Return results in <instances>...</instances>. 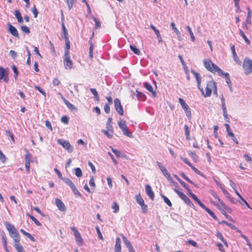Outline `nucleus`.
Masks as SVG:
<instances>
[{"label":"nucleus","instance_id":"obj_1","mask_svg":"<svg viewBox=\"0 0 252 252\" xmlns=\"http://www.w3.org/2000/svg\"><path fill=\"white\" fill-rule=\"evenodd\" d=\"M203 64L208 71L212 73L217 72L218 74H223V71L219 66L214 64L210 59H207L204 60Z\"/></svg>","mask_w":252,"mask_h":252},{"label":"nucleus","instance_id":"obj_2","mask_svg":"<svg viewBox=\"0 0 252 252\" xmlns=\"http://www.w3.org/2000/svg\"><path fill=\"white\" fill-rule=\"evenodd\" d=\"M4 225L8 231L10 236L13 239L15 243H19L20 241L19 234L14 226L7 221L4 222Z\"/></svg>","mask_w":252,"mask_h":252},{"label":"nucleus","instance_id":"obj_3","mask_svg":"<svg viewBox=\"0 0 252 252\" xmlns=\"http://www.w3.org/2000/svg\"><path fill=\"white\" fill-rule=\"evenodd\" d=\"M242 67L246 74L252 73V60L249 58H245L243 62Z\"/></svg>","mask_w":252,"mask_h":252},{"label":"nucleus","instance_id":"obj_4","mask_svg":"<svg viewBox=\"0 0 252 252\" xmlns=\"http://www.w3.org/2000/svg\"><path fill=\"white\" fill-rule=\"evenodd\" d=\"M64 39L65 42V52L64 53V59H66L67 58H70V54H69L70 41H69V38L68 36L67 31L64 26Z\"/></svg>","mask_w":252,"mask_h":252},{"label":"nucleus","instance_id":"obj_5","mask_svg":"<svg viewBox=\"0 0 252 252\" xmlns=\"http://www.w3.org/2000/svg\"><path fill=\"white\" fill-rule=\"evenodd\" d=\"M216 87V83L214 81H209L205 88L206 93L204 94L202 89H199L205 97L210 96L211 94L212 91L214 88Z\"/></svg>","mask_w":252,"mask_h":252},{"label":"nucleus","instance_id":"obj_6","mask_svg":"<svg viewBox=\"0 0 252 252\" xmlns=\"http://www.w3.org/2000/svg\"><path fill=\"white\" fill-rule=\"evenodd\" d=\"M174 191L178 195V196L184 200V201L189 206L192 208H194V204L191 202V200L188 198L185 194L178 190L176 189H174Z\"/></svg>","mask_w":252,"mask_h":252},{"label":"nucleus","instance_id":"obj_7","mask_svg":"<svg viewBox=\"0 0 252 252\" xmlns=\"http://www.w3.org/2000/svg\"><path fill=\"white\" fill-rule=\"evenodd\" d=\"M157 164L164 176L167 178L168 181L173 183L174 181L172 178L171 177L170 174L167 171L165 166L159 161H157Z\"/></svg>","mask_w":252,"mask_h":252},{"label":"nucleus","instance_id":"obj_8","mask_svg":"<svg viewBox=\"0 0 252 252\" xmlns=\"http://www.w3.org/2000/svg\"><path fill=\"white\" fill-rule=\"evenodd\" d=\"M179 102L180 103L182 108L184 110L187 117L190 119L191 118V113L190 108L185 102L184 100L182 98H179Z\"/></svg>","mask_w":252,"mask_h":252},{"label":"nucleus","instance_id":"obj_9","mask_svg":"<svg viewBox=\"0 0 252 252\" xmlns=\"http://www.w3.org/2000/svg\"><path fill=\"white\" fill-rule=\"evenodd\" d=\"M71 229L74 233L75 239V241H76L77 245L80 246L83 245L84 241H83V238H82V237L81 236L80 233L78 232V231L77 230V229L74 227H71Z\"/></svg>","mask_w":252,"mask_h":252},{"label":"nucleus","instance_id":"obj_10","mask_svg":"<svg viewBox=\"0 0 252 252\" xmlns=\"http://www.w3.org/2000/svg\"><path fill=\"white\" fill-rule=\"evenodd\" d=\"M114 106L116 110L121 116L124 114V110L121 104V101L119 98H116L114 100Z\"/></svg>","mask_w":252,"mask_h":252},{"label":"nucleus","instance_id":"obj_11","mask_svg":"<svg viewBox=\"0 0 252 252\" xmlns=\"http://www.w3.org/2000/svg\"><path fill=\"white\" fill-rule=\"evenodd\" d=\"M1 80L6 83L9 81L8 73L2 67H0V81Z\"/></svg>","mask_w":252,"mask_h":252},{"label":"nucleus","instance_id":"obj_12","mask_svg":"<svg viewBox=\"0 0 252 252\" xmlns=\"http://www.w3.org/2000/svg\"><path fill=\"white\" fill-rule=\"evenodd\" d=\"M64 66L66 69L68 70L74 68L73 63L70 58L64 59Z\"/></svg>","mask_w":252,"mask_h":252},{"label":"nucleus","instance_id":"obj_13","mask_svg":"<svg viewBox=\"0 0 252 252\" xmlns=\"http://www.w3.org/2000/svg\"><path fill=\"white\" fill-rule=\"evenodd\" d=\"M145 191L151 200H153L155 198V194L150 185H146L145 186Z\"/></svg>","mask_w":252,"mask_h":252},{"label":"nucleus","instance_id":"obj_14","mask_svg":"<svg viewBox=\"0 0 252 252\" xmlns=\"http://www.w3.org/2000/svg\"><path fill=\"white\" fill-rule=\"evenodd\" d=\"M8 31L11 34L16 37H19L18 32L15 27L11 25L10 23L8 24Z\"/></svg>","mask_w":252,"mask_h":252},{"label":"nucleus","instance_id":"obj_15","mask_svg":"<svg viewBox=\"0 0 252 252\" xmlns=\"http://www.w3.org/2000/svg\"><path fill=\"white\" fill-rule=\"evenodd\" d=\"M132 95H135L137 97V98L141 101H145L146 98V95L143 93L137 90L132 93Z\"/></svg>","mask_w":252,"mask_h":252},{"label":"nucleus","instance_id":"obj_16","mask_svg":"<svg viewBox=\"0 0 252 252\" xmlns=\"http://www.w3.org/2000/svg\"><path fill=\"white\" fill-rule=\"evenodd\" d=\"M121 240L119 237L116 239V244L115 245L114 252H121Z\"/></svg>","mask_w":252,"mask_h":252},{"label":"nucleus","instance_id":"obj_17","mask_svg":"<svg viewBox=\"0 0 252 252\" xmlns=\"http://www.w3.org/2000/svg\"><path fill=\"white\" fill-rule=\"evenodd\" d=\"M220 76H224L225 79V81L227 83V84L228 85L229 88L230 89V90L232 91V87H231V83L230 80V78L229 74L228 73H225L223 71L222 74H219Z\"/></svg>","mask_w":252,"mask_h":252},{"label":"nucleus","instance_id":"obj_18","mask_svg":"<svg viewBox=\"0 0 252 252\" xmlns=\"http://www.w3.org/2000/svg\"><path fill=\"white\" fill-rule=\"evenodd\" d=\"M230 49H231V50L232 53V56H233V60L237 63H240V61L239 60V59L237 56L236 53L235 52L234 45H232L230 47Z\"/></svg>","mask_w":252,"mask_h":252},{"label":"nucleus","instance_id":"obj_19","mask_svg":"<svg viewBox=\"0 0 252 252\" xmlns=\"http://www.w3.org/2000/svg\"><path fill=\"white\" fill-rule=\"evenodd\" d=\"M64 102L70 111H77V107L73 104L70 103L69 101H68L65 98H64Z\"/></svg>","mask_w":252,"mask_h":252},{"label":"nucleus","instance_id":"obj_20","mask_svg":"<svg viewBox=\"0 0 252 252\" xmlns=\"http://www.w3.org/2000/svg\"><path fill=\"white\" fill-rule=\"evenodd\" d=\"M191 72L194 75L197 83V87L199 89H200V86L201 84V78L199 76V74L197 72H196L194 70H191Z\"/></svg>","mask_w":252,"mask_h":252},{"label":"nucleus","instance_id":"obj_21","mask_svg":"<svg viewBox=\"0 0 252 252\" xmlns=\"http://www.w3.org/2000/svg\"><path fill=\"white\" fill-rule=\"evenodd\" d=\"M144 86L145 88L149 92H151L153 94V95L155 97L156 96V93L154 92L153 87L152 85L149 83L145 82L144 84Z\"/></svg>","mask_w":252,"mask_h":252},{"label":"nucleus","instance_id":"obj_22","mask_svg":"<svg viewBox=\"0 0 252 252\" xmlns=\"http://www.w3.org/2000/svg\"><path fill=\"white\" fill-rule=\"evenodd\" d=\"M112 119V118H109L107 120V122L106 123V128L111 133H113V126L111 124Z\"/></svg>","mask_w":252,"mask_h":252},{"label":"nucleus","instance_id":"obj_23","mask_svg":"<svg viewBox=\"0 0 252 252\" xmlns=\"http://www.w3.org/2000/svg\"><path fill=\"white\" fill-rule=\"evenodd\" d=\"M14 15H15L16 18H17V21L19 23H23V17L21 16V14L18 10H16L15 11Z\"/></svg>","mask_w":252,"mask_h":252},{"label":"nucleus","instance_id":"obj_24","mask_svg":"<svg viewBox=\"0 0 252 252\" xmlns=\"http://www.w3.org/2000/svg\"><path fill=\"white\" fill-rule=\"evenodd\" d=\"M55 204L60 210L63 211V203L61 200L56 198L55 199Z\"/></svg>","mask_w":252,"mask_h":252},{"label":"nucleus","instance_id":"obj_25","mask_svg":"<svg viewBox=\"0 0 252 252\" xmlns=\"http://www.w3.org/2000/svg\"><path fill=\"white\" fill-rule=\"evenodd\" d=\"M64 148L66 149L69 153L71 152L73 150V148L71 146L70 143L68 141L65 140H64Z\"/></svg>","mask_w":252,"mask_h":252},{"label":"nucleus","instance_id":"obj_26","mask_svg":"<svg viewBox=\"0 0 252 252\" xmlns=\"http://www.w3.org/2000/svg\"><path fill=\"white\" fill-rule=\"evenodd\" d=\"M118 126L122 130L126 129L127 126L126 125V122L121 120L118 122Z\"/></svg>","mask_w":252,"mask_h":252},{"label":"nucleus","instance_id":"obj_27","mask_svg":"<svg viewBox=\"0 0 252 252\" xmlns=\"http://www.w3.org/2000/svg\"><path fill=\"white\" fill-rule=\"evenodd\" d=\"M20 231L22 233H23L24 235L27 236L28 238H29L32 241H34V237L29 233L25 231L24 229H21L20 230Z\"/></svg>","mask_w":252,"mask_h":252},{"label":"nucleus","instance_id":"obj_28","mask_svg":"<svg viewBox=\"0 0 252 252\" xmlns=\"http://www.w3.org/2000/svg\"><path fill=\"white\" fill-rule=\"evenodd\" d=\"M90 90L91 92L94 95V98L96 100L98 101L99 100V95H98L96 89H94V88H90Z\"/></svg>","mask_w":252,"mask_h":252},{"label":"nucleus","instance_id":"obj_29","mask_svg":"<svg viewBox=\"0 0 252 252\" xmlns=\"http://www.w3.org/2000/svg\"><path fill=\"white\" fill-rule=\"evenodd\" d=\"M239 32L240 34L243 38V39H244L246 44H247L248 45L250 44V41L247 38V37L246 36L244 32L240 29L239 30Z\"/></svg>","mask_w":252,"mask_h":252},{"label":"nucleus","instance_id":"obj_30","mask_svg":"<svg viewBox=\"0 0 252 252\" xmlns=\"http://www.w3.org/2000/svg\"><path fill=\"white\" fill-rule=\"evenodd\" d=\"M135 198H136L137 202L140 206H141L142 205H143V204L145 203L143 199L142 198V197L141 196L140 194H138L136 195L135 196Z\"/></svg>","mask_w":252,"mask_h":252},{"label":"nucleus","instance_id":"obj_31","mask_svg":"<svg viewBox=\"0 0 252 252\" xmlns=\"http://www.w3.org/2000/svg\"><path fill=\"white\" fill-rule=\"evenodd\" d=\"M14 247L18 252H25L23 247L19 243H15Z\"/></svg>","mask_w":252,"mask_h":252},{"label":"nucleus","instance_id":"obj_32","mask_svg":"<svg viewBox=\"0 0 252 252\" xmlns=\"http://www.w3.org/2000/svg\"><path fill=\"white\" fill-rule=\"evenodd\" d=\"M64 182H65L67 185H68L71 189L75 187L74 184L69 179H64Z\"/></svg>","mask_w":252,"mask_h":252},{"label":"nucleus","instance_id":"obj_33","mask_svg":"<svg viewBox=\"0 0 252 252\" xmlns=\"http://www.w3.org/2000/svg\"><path fill=\"white\" fill-rule=\"evenodd\" d=\"M247 9H248V14H247L246 21H247V23L251 24V19L252 17V12L249 7H247Z\"/></svg>","mask_w":252,"mask_h":252},{"label":"nucleus","instance_id":"obj_34","mask_svg":"<svg viewBox=\"0 0 252 252\" xmlns=\"http://www.w3.org/2000/svg\"><path fill=\"white\" fill-rule=\"evenodd\" d=\"M112 208L114 210L113 212L117 213L119 211V206L116 202H114L112 205Z\"/></svg>","mask_w":252,"mask_h":252},{"label":"nucleus","instance_id":"obj_35","mask_svg":"<svg viewBox=\"0 0 252 252\" xmlns=\"http://www.w3.org/2000/svg\"><path fill=\"white\" fill-rule=\"evenodd\" d=\"M123 132V134L129 137V138H132L133 137V135L132 134L131 132H130V131H129L128 129V127H127L126 129H125L124 130H122Z\"/></svg>","mask_w":252,"mask_h":252},{"label":"nucleus","instance_id":"obj_36","mask_svg":"<svg viewBox=\"0 0 252 252\" xmlns=\"http://www.w3.org/2000/svg\"><path fill=\"white\" fill-rule=\"evenodd\" d=\"M130 48L132 51V52L137 55H139L140 54V50L136 47L134 45H130Z\"/></svg>","mask_w":252,"mask_h":252},{"label":"nucleus","instance_id":"obj_37","mask_svg":"<svg viewBox=\"0 0 252 252\" xmlns=\"http://www.w3.org/2000/svg\"><path fill=\"white\" fill-rule=\"evenodd\" d=\"M122 238L124 241V243L125 244L126 247L128 248V247H130L132 245L130 242L128 241V240L124 235H122Z\"/></svg>","mask_w":252,"mask_h":252},{"label":"nucleus","instance_id":"obj_38","mask_svg":"<svg viewBox=\"0 0 252 252\" xmlns=\"http://www.w3.org/2000/svg\"><path fill=\"white\" fill-rule=\"evenodd\" d=\"M204 210H205L210 215V216H211L214 219H215V220H218L217 217L210 209L207 207Z\"/></svg>","mask_w":252,"mask_h":252},{"label":"nucleus","instance_id":"obj_39","mask_svg":"<svg viewBox=\"0 0 252 252\" xmlns=\"http://www.w3.org/2000/svg\"><path fill=\"white\" fill-rule=\"evenodd\" d=\"M170 26H171L173 30L174 31V32L176 33V34L179 36L181 34L180 32L179 31V30L177 29V28L175 26V24L174 22H172L170 24Z\"/></svg>","mask_w":252,"mask_h":252},{"label":"nucleus","instance_id":"obj_40","mask_svg":"<svg viewBox=\"0 0 252 252\" xmlns=\"http://www.w3.org/2000/svg\"><path fill=\"white\" fill-rule=\"evenodd\" d=\"M75 1L76 0H66V2L67 4L69 10H70L72 8Z\"/></svg>","mask_w":252,"mask_h":252},{"label":"nucleus","instance_id":"obj_41","mask_svg":"<svg viewBox=\"0 0 252 252\" xmlns=\"http://www.w3.org/2000/svg\"><path fill=\"white\" fill-rule=\"evenodd\" d=\"M27 216H28L32 221H33L37 226L41 225V223H40V222L38 220H37L33 216L29 214H27Z\"/></svg>","mask_w":252,"mask_h":252},{"label":"nucleus","instance_id":"obj_42","mask_svg":"<svg viewBox=\"0 0 252 252\" xmlns=\"http://www.w3.org/2000/svg\"><path fill=\"white\" fill-rule=\"evenodd\" d=\"M186 29L187 30V31H188V32H189V34L190 36V38H191V39L192 41H194V40H195V37H194V36L193 35V33L191 30V28H190V27L189 26H187L186 27Z\"/></svg>","mask_w":252,"mask_h":252},{"label":"nucleus","instance_id":"obj_43","mask_svg":"<svg viewBox=\"0 0 252 252\" xmlns=\"http://www.w3.org/2000/svg\"><path fill=\"white\" fill-rule=\"evenodd\" d=\"M184 127H185V134L186 136V138L189 140V135H190L189 127L186 125H185Z\"/></svg>","mask_w":252,"mask_h":252},{"label":"nucleus","instance_id":"obj_44","mask_svg":"<svg viewBox=\"0 0 252 252\" xmlns=\"http://www.w3.org/2000/svg\"><path fill=\"white\" fill-rule=\"evenodd\" d=\"M93 36H94V33L93 34V35L91 37V39L89 41L91 44V45H90V47L89 48V56H90V58H93V45L91 42V39H92V37H93Z\"/></svg>","mask_w":252,"mask_h":252},{"label":"nucleus","instance_id":"obj_45","mask_svg":"<svg viewBox=\"0 0 252 252\" xmlns=\"http://www.w3.org/2000/svg\"><path fill=\"white\" fill-rule=\"evenodd\" d=\"M227 133L231 137V139L233 140V141L234 142H235L236 144L238 143V141L237 138H236V137L235 136L234 133H233V132L232 131L228 132Z\"/></svg>","mask_w":252,"mask_h":252},{"label":"nucleus","instance_id":"obj_46","mask_svg":"<svg viewBox=\"0 0 252 252\" xmlns=\"http://www.w3.org/2000/svg\"><path fill=\"white\" fill-rule=\"evenodd\" d=\"M21 29L22 31L24 33H26L27 34H29L30 33V29L26 26H25V25L22 26L21 27Z\"/></svg>","mask_w":252,"mask_h":252},{"label":"nucleus","instance_id":"obj_47","mask_svg":"<svg viewBox=\"0 0 252 252\" xmlns=\"http://www.w3.org/2000/svg\"><path fill=\"white\" fill-rule=\"evenodd\" d=\"M174 177L183 187H184L185 188H187L188 185L186 183L183 182L178 176L175 175Z\"/></svg>","mask_w":252,"mask_h":252},{"label":"nucleus","instance_id":"obj_48","mask_svg":"<svg viewBox=\"0 0 252 252\" xmlns=\"http://www.w3.org/2000/svg\"><path fill=\"white\" fill-rule=\"evenodd\" d=\"M12 70H13V71L14 72V78L15 79H17V78H18V74H19V72H18V69L16 67V66H15V65H13L12 66Z\"/></svg>","mask_w":252,"mask_h":252},{"label":"nucleus","instance_id":"obj_49","mask_svg":"<svg viewBox=\"0 0 252 252\" xmlns=\"http://www.w3.org/2000/svg\"><path fill=\"white\" fill-rule=\"evenodd\" d=\"M162 198L163 199L165 203H166L169 206L171 207L172 206V203L169 200V199L166 197L165 195L161 194V195Z\"/></svg>","mask_w":252,"mask_h":252},{"label":"nucleus","instance_id":"obj_50","mask_svg":"<svg viewBox=\"0 0 252 252\" xmlns=\"http://www.w3.org/2000/svg\"><path fill=\"white\" fill-rule=\"evenodd\" d=\"M75 174L77 177H80L82 176V173L80 168H76L75 169Z\"/></svg>","mask_w":252,"mask_h":252},{"label":"nucleus","instance_id":"obj_51","mask_svg":"<svg viewBox=\"0 0 252 252\" xmlns=\"http://www.w3.org/2000/svg\"><path fill=\"white\" fill-rule=\"evenodd\" d=\"M25 167L26 168L27 171L29 173L30 172V158H26L25 161Z\"/></svg>","mask_w":252,"mask_h":252},{"label":"nucleus","instance_id":"obj_52","mask_svg":"<svg viewBox=\"0 0 252 252\" xmlns=\"http://www.w3.org/2000/svg\"><path fill=\"white\" fill-rule=\"evenodd\" d=\"M101 131L106 135L109 138H111L113 137V133H110L108 130L102 129Z\"/></svg>","mask_w":252,"mask_h":252},{"label":"nucleus","instance_id":"obj_53","mask_svg":"<svg viewBox=\"0 0 252 252\" xmlns=\"http://www.w3.org/2000/svg\"><path fill=\"white\" fill-rule=\"evenodd\" d=\"M220 205H221V206L222 207V208H223V209L225 211V210H227V211H228L229 212H230V211L231 210V209L227 206H226L224 203L223 201H220Z\"/></svg>","mask_w":252,"mask_h":252},{"label":"nucleus","instance_id":"obj_54","mask_svg":"<svg viewBox=\"0 0 252 252\" xmlns=\"http://www.w3.org/2000/svg\"><path fill=\"white\" fill-rule=\"evenodd\" d=\"M181 176L184 179H185L188 182L192 184V185H194L193 182H192L186 175L185 174H184V173H181Z\"/></svg>","mask_w":252,"mask_h":252},{"label":"nucleus","instance_id":"obj_55","mask_svg":"<svg viewBox=\"0 0 252 252\" xmlns=\"http://www.w3.org/2000/svg\"><path fill=\"white\" fill-rule=\"evenodd\" d=\"M73 192L76 197H81V194L79 192V191L77 190L76 187L72 189Z\"/></svg>","mask_w":252,"mask_h":252},{"label":"nucleus","instance_id":"obj_56","mask_svg":"<svg viewBox=\"0 0 252 252\" xmlns=\"http://www.w3.org/2000/svg\"><path fill=\"white\" fill-rule=\"evenodd\" d=\"M32 12L33 13L34 15V17L36 18L38 15V12L35 6H34L32 9H31Z\"/></svg>","mask_w":252,"mask_h":252},{"label":"nucleus","instance_id":"obj_57","mask_svg":"<svg viewBox=\"0 0 252 252\" xmlns=\"http://www.w3.org/2000/svg\"><path fill=\"white\" fill-rule=\"evenodd\" d=\"M9 55H10V56L12 57V58L13 59H15L16 57L17 56V53L14 51V50H10L9 51Z\"/></svg>","mask_w":252,"mask_h":252},{"label":"nucleus","instance_id":"obj_58","mask_svg":"<svg viewBox=\"0 0 252 252\" xmlns=\"http://www.w3.org/2000/svg\"><path fill=\"white\" fill-rule=\"evenodd\" d=\"M112 151L118 158L121 157L122 155L121 152L116 149H112Z\"/></svg>","mask_w":252,"mask_h":252},{"label":"nucleus","instance_id":"obj_59","mask_svg":"<svg viewBox=\"0 0 252 252\" xmlns=\"http://www.w3.org/2000/svg\"><path fill=\"white\" fill-rule=\"evenodd\" d=\"M104 109L106 113L109 114L110 112V105L105 104L104 107Z\"/></svg>","mask_w":252,"mask_h":252},{"label":"nucleus","instance_id":"obj_60","mask_svg":"<svg viewBox=\"0 0 252 252\" xmlns=\"http://www.w3.org/2000/svg\"><path fill=\"white\" fill-rule=\"evenodd\" d=\"M94 21L95 22V28H98L100 27V23L99 21L96 18H93Z\"/></svg>","mask_w":252,"mask_h":252},{"label":"nucleus","instance_id":"obj_61","mask_svg":"<svg viewBox=\"0 0 252 252\" xmlns=\"http://www.w3.org/2000/svg\"><path fill=\"white\" fill-rule=\"evenodd\" d=\"M82 2L85 3L86 4H85V6H87V11L89 13H90L91 12V8L89 4V3H88V2L86 0H82Z\"/></svg>","mask_w":252,"mask_h":252},{"label":"nucleus","instance_id":"obj_62","mask_svg":"<svg viewBox=\"0 0 252 252\" xmlns=\"http://www.w3.org/2000/svg\"><path fill=\"white\" fill-rule=\"evenodd\" d=\"M216 236L217 237L219 238L222 242V241H224V238L223 237V236H222V235L221 234V233L219 232V231H217V234H216Z\"/></svg>","mask_w":252,"mask_h":252},{"label":"nucleus","instance_id":"obj_63","mask_svg":"<svg viewBox=\"0 0 252 252\" xmlns=\"http://www.w3.org/2000/svg\"><path fill=\"white\" fill-rule=\"evenodd\" d=\"M34 88L38 90L39 92H40L43 95H44V96H45V94H46V93L45 92H44V91L43 90H42L40 87L38 86H35L34 87Z\"/></svg>","mask_w":252,"mask_h":252},{"label":"nucleus","instance_id":"obj_64","mask_svg":"<svg viewBox=\"0 0 252 252\" xmlns=\"http://www.w3.org/2000/svg\"><path fill=\"white\" fill-rule=\"evenodd\" d=\"M217 246L219 248V251H220L221 252H225L223 246L222 244L221 243H218Z\"/></svg>","mask_w":252,"mask_h":252}]
</instances>
